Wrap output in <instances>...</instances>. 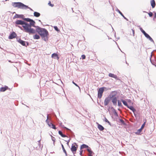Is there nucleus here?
I'll list each match as a JSON object with an SVG mask.
<instances>
[{
    "mask_svg": "<svg viewBox=\"0 0 156 156\" xmlns=\"http://www.w3.org/2000/svg\"><path fill=\"white\" fill-rule=\"evenodd\" d=\"M35 22L33 20H31L30 23H28L26 22V25L23 26V31L26 33H28L29 34H33L36 33V30L33 28H31L32 27H36L35 26Z\"/></svg>",
    "mask_w": 156,
    "mask_h": 156,
    "instance_id": "nucleus-1",
    "label": "nucleus"
},
{
    "mask_svg": "<svg viewBox=\"0 0 156 156\" xmlns=\"http://www.w3.org/2000/svg\"><path fill=\"white\" fill-rule=\"evenodd\" d=\"M36 30L42 37L43 40L45 41L48 40V31L46 29L41 28L40 27L37 26Z\"/></svg>",
    "mask_w": 156,
    "mask_h": 156,
    "instance_id": "nucleus-2",
    "label": "nucleus"
},
{
    "mask_svg": "<svg viewBox=\"0 0 156 156\" xmlns=\"http://www.w3.org/2000/svg\"><path fill=\"white\" fill-rule=\"evenodd\" d=\"M12 5L13 7L15 8L17 7L19 9H29L31 11H33L32 9L21 2H12Z\"/></svg>",
    "mask_w": 156,
    "mask_h": 156,
    "instance_id": "nucleus-3",
    "label": "nucleus"
},
{
    "mask_svg": "<svg viewBox=\"0 0 156 156\" xmlns=\"http://www.w3.org/2000/svg\"><path fill=\"white\" fill-rule=\"evenodd\" d=\"M115 92H113L110 95V98L113 105L116 106L117 105V102L118 101L117 100V98L115 96V94H113Z\"/></svg>",
    "mask_w": 156,
    "mask_h": 156,
    "instance_id": "nucleus-4",
    "label": "nucleus"
},
{
    "mask_svg": "<svg viewBox=\"0 0 156 156\" xmlns=\"http://www.w3.org/2000/svg\"><path fill=\"white\" fill-rule=\"evenodd\" d=\"M104 88H106L105 87H102L100 88L98 91V97L100 98H101L102 94L104 91Z\"/></svg>",
    "mask_w": 156,
    "mask_h": 156,
    "instance_id": "nucleus-5",
    "label": "nucleus"
},
{
    "mask_svg": "<svg viewBox=\"0 0 156 156\" xmlns=\"http://www.w3.org/2000/svg\"><path fill=\"white\" fill-rule=\"evenodd\" d=\"M16 25H22V27L23 28V26L25 25L26 22L22 20H17L15 22Z\"/></svg>",
    "mask_w": 156,
    "mask_h": 156,
    "instance_id": "nucleus-6",
    "label": "nucleus"
},
{
    "mask_svg": "<svg viewBox=\"0 0 156 156\" xmlns=\"http://www.w3.org/2000/svg\"><path fill=\"white\" fill-rule=\"evenodd\" d=\"M110 101V98L109 97L106 98L104 101V105L105 106H107L108 105Z\"/></svg>",
    "mask_w": 156,
    "mask_h": 156,
    "instance_id": "nucleus-7",
    "label": "nucleus"
},
{
    "mask_svg": "<svg viewBox=\"0 0 156 156\" xmlns=\"http://www.w3.org/2000/svg\"><path fill=\"white\" fill-rule=\"evenodd\" d=\"M16 36V33L14 32H13L11 33L9 37V38L10 39H12L15 38Z\"/></svg>",
    "mask_w": 156,
    "mask_h": 156,
    "instance_id": "nucleus-8",
    "label": "nucleus"
},
{
    "mask_svg": "<svg viewBox=\"0 0 156 156\" xmlns=\"http://www.w3.org/2000/svg\"><path fill=\"white\" fill-rule=\"evenodd\" d=\"M144 36L148 39L154 43V41L152 38L147 33L145 34Z\"/></svg>",
    "mask_w": 156,
    "mask_h": 156,
    "instance_id": "nucleus-9",
    "label": "nucleus"
},
{
    "mask_svg": "<svg viewBox=\"0 0 156 156\" xmlns=\"http://www.w3.org/2000/svg\"><path fill=\"white\" fill-rule=\"evenodd\" d=\"M48 115L47 116V119L46 120V122L48 125L50 127H51V126H52L53 124L50 122L48 120Z\"/></svg>",
    "mask_w": 156,
    "mask_h": 156,
    "instance_id": "nucleus-10",
    "label": "nucleus"
},
{
    "mask_svg": "<svg viewBox=\"0 0 156 156\" xmlns=\"http://www.w3.org/2000/svg\"><path fill=\"white\" fill-rule=\"evenodd\" d=\"M51 57L55 59L58 60L59 57L58 55L56 53H54L51 55Z\"/></svg>",
    "mask_w": 156,
    "mask_h": 156,
    "instance_id": "nucleus-11",
    "label": "nucleus"
},
{
    "mask_svg": "<svg viewBox=\"0 0 156 156\" xmlns=\"http://www.w3.org/2000/svg\"><path fill=\"white\" fill-rule=\"evenodd\" d=\"M71 150L73 154H74V152H76L77 150L76 147L75 146H73V144H72L71 148Z\"/></svg>",
    "mask_w": 156,
    "mask_h": 156,
    "instance_id": "nucleus-12",
    "label": "nucleus"
},
{
    "mask_svg": "<svg viewBox=\"0 0 156 156\" xmlns=\"http://www.w3.org/2000/svg\"><path fill=\"white\" fill-rule=\"evenodd\" d=\"M108 76L109 77L114 78L116 79H117V80L118 79V77H117V76L116 75L114 74L110 73H109Z\"/></svg>",
    "mask_w": 156,
    "mask_h": 156,
    "instance_id": "nucleus-13",
    "label": "nucleus"
},
{
    "mask_svg": "<svg viewBox=\"0 0 156 156\" xmlns=\"http://www.w3.org/2000/svg\"><path fill=\"white\" fill-rule=\"evenodd\" d=\"M18 41L19 43L21 44L22 45L27 47V46H26V42L23 41L22 40H21V39H19V40H18Z\"/></svg>",
    "mask_w": 156,
    "mask_h": 156,
    "instance_id": "nucleus-14",
    "label": "nucleus"
},
{
    "mask_svg": "<svg viewBox=\"0 0 156 156\" xmlns=\"http://www.w3.org/2000/svg\"><path fill=\"white\" fill-rule=\"evenodd\" d=\"M128 108H129V109H130L131 110H132L133 112L134 113V115L135 116H136V115L135 114L134 112L136 111V110L135 109L133 108V107L132 106H129L127 107Z\"/></svg>",
    "mask_w": 156,
    "mask_h": 156,
    "instance_id": "nucleus-15",
    "label": "nucleus"
},
{
    "mask_svg": "<svg viewBox=\"0 0 156 156\" xmlns=\"http://www.w3.org/2000/svg\"><path fill=\"white\" fill-rule=\"evenodd\" d=\"M8 88L7 86H5L4 87H2L0 89V90L1 92H4Z\"/></svg>",
    "mask_w": 156,
    "mask_h": 156,
    "instance_id": "nucleus-16",
    "label": "nucleus"
},
{
    "mask_svg": "<svg viewBox=\"0 0 156 156\" xmlns=\"http://www.w3.org/2000/svg\"><path fill=\"white\" fill-rule=\"evenodd\" d=\"M88 147H89V146L88 145L83 144L80 147V149L81 150L84 148H87Z\"/></svg>",
    "mask_w": 156,
    "mask_h": 156,
    "instance_id": "nucleus-17",
    "label": "nucleus"
},
{
    "mask_svg": "<svg viewBox=\"0 0 156 156\" xmlns=\"http://www.w3.org/2000/svg\"><path fill=\"white\" fill-rule=\"evenodd\" d=\"M116 11H117L127 21H128V19H127L126 17L124 16L123 14L119 10L117 9V10H116Z\"/></svg>",
    "mask_w": 156,
    "mask_h": 156,
    "instance_id": "nucleus-18",
    "label": "nucleus"
},
{
    "mask_svg": "<svg viewBox=\"0 0 156 156\" xmlns=\"http://www.w3.org/2000/svg\"><path fill=\"white\" fill-rule=\"evenodd\" d=\"M151 5L152 8H154L155 7V3L154 0H151Z\"/></svg>",
    "mask_w": 156,
    "mask_h": 156,
    "instance_id": "nucleus-19",
    "label": "nucleus"
},
{
    "mask_svg": "<svg viewBox=\"0 0 156 156\" xmlns=\"http://www.w3.org/2000/svg\"><path fill=\"white\" fill-rule=\"evenodd\" d=\"M98 127L100 131H102L104 129V127L100 124L98 125Z\"/></svg>",
    "mask_w": 156,
    "mask_h": 156,
    "instance_id": "nucleus-20",
    "label": "nucleus"
},
{
    "mask_svg": "<svg viewBox=\"0 0 156 156\" xmlns=\"http://www.w3.org/2000/svg\"><path fill=\"white\" fill-rule=\"evenodd\" d=\"M34 16L36 17H38L40 16V14L37 12H34Z\"/></svg>",
    "mask_w": 156,
    "mask_h": 156,
    "instance_id": "nucleus-21",
    "label": "nucleus"
},
{
    "mask_svg": "<svg viewBox=\"0 0 156 156\" xmlns=\"http://www.w3.org/2000/svg\"><path fill=\"white\" fill-rule=\"evenodd\" d=\"M23 15H18L16 14V15L14 16V18H21L23 16Z\"/></svg>",
    "mask_w": 156,
    "mask_h": 156,
    "instance_id": "nucleus-22",
    "label": "nucleus"
},
{
    "mask_svg": "<svg viewBox=\"0 0 156 156\" xmlns=\"http://www.w3.org/2000/svg\"><path fill=\"white\" fill-rule=\"evenodd\" d=\"M121 101L123 103L124 105L127 106V107L128 106L127 102L126 101H125L124 100L122 99H121Z\"/></svg>",
    "mask_w": 156,
    "mask_h": 156,
    "instance_id": "nucleus-23",
    "label": "nucleus"
},
{
    "mask_svg": "<svg viewBox=\"0 0 156 156\" xmlns=\"http://www.w3.org/2000/svg\"><path fill=\"white\" fill-rule=\"evenodd\" d=\"M61 146H62V150H63V151L65 153L66 156H67V153H66V151L65 150V148H64V146H63V145L62 144H61Z\"/></svg>",
    "mask_w": 156,
    "mask_h": 156,
    "instance_id": "nucleus-24",
    "label": "nucleus"
},
{
    "mask_svg": "<svg viewBox=\"0 0 156 156\" xmlns=\"http://www.w3.org/2000/svg\"><path fill=\"white\" fill-rule=\"evenodd\" d=\"M58 133L62 137H64L66 136L64 134H63L62 132L61 131H58Z\"/></svg>",
    "mask_w": 156,
    "mask_h": 156,
    "instance_id": "nucleus-25",
    "label": "nucleus"
},
{
    "mask_svg": "<svg viewBox=\"0 0 156 156\" xmlns=\"http://www.w3.org/2000/svg\"><path fill=\"white\" fill-rule=\"evenodd\" d=\"M34 38V39H38L40 38V36L39 35L37 34H35L33 36Z\"/></svg>",
    "mask_w": 156,
    "mask_h": 156,
    "instance_id": "nucleus-26",
    "label": "nucleus"
},
{
    "mask_svg": "<svg viewBox=\"0 0 156 156\" xmlns=\"http://www.w3.org/2000/svg\"><path fill=\"white\" fill-rule=\"evenodd\" d=\"M87 150L90 154H92L93 153V152L91 151L90 148L89 147L87 148Z\"/></svg>",
    "mask_w": 156,
    "mask_h": 156,
    "instance_id": "nucleus-27",
    "label": "nucleus"
},
{
    "mask_svg": "<svg viewBox=\"0 0 156 156\" xmlns=\"http://www.w3.org/2000/svg\"><path fill=\"white\" fill-rule=\"evenodd\" d=\"M118 106L121 107L122 106V105L121 101L119 100H118Z\"/></svg>",
    "mask_w": 156,
    "mask_h": 156,
    "instance_id": "nucleus-28",
    "label": "nucleus"
},
{
    "mask_svg": "<svg viewBox=\"0 0 156 156\" xmlns=\"http://www.w3.org/2000/svg\"><path fill=\"white\" fill-rule=\"evenodd\" d=\"M140 29L141 31L144 34V35L146 33V32L142 28L140 27Z\"/></svg>",
    "mask_w": 156,
    "mask_h": 156,
    "instance_id": "nucleus-29",
    "label": "nucleus"
},
{
    "mask_svg": "<svg viewBox=\"0 0 156 156\" xmlns=\"http://www.w3.org/2000/svg\"><path fill=\"white\" fill-rule=\"evenodd\" d=\"M24 20H25L27 22H30V20H31V19L29 18H24Z\"/></svg>",
    "mask_w": 156,
    "mask_h": 156,
    "instance_id": "nucleus-30",
    "label": "nucleus"
},
{
    "mask_svg": "<svg viewBox=\"0 0 156 156\" xmlns=\"http://www.w3.org/2000/svg\"><path fill=\"white\" fill-rule=\"evenodd\" d=\"M54 29H55V30H56V31H57L58 32V31H59V30L58 27L56 26H54Z\"/></svg>",
    "mask_w": 156,
    "mask_h": 156,
    "instance_id": "nucleus-31",
    "label": "nucleus"
},
{
    "mask_svg": "<svg viewBox=\"0 0 156 156\" xmlns=\"http://www.w3.org/2000/svg\"><path fill=\"white\" fill-rule=\"evenodd\" d=\"M15 26L16 27H18L21 30H22L23 31L24 28L23 27V28L22 27L19 26H18V25H16Z\"/></svg>",
    "mask_w": 156,
    "mask_h": 156,
    "instance_id": "nucleus-32",
    "label": "nucleus"
},
{
    "mask_svg": "<svg viewBox=\"0 0 156 156\" xmlns=\"http://www.w3.org/2000/svg\"><path fill=\"white\" fill-rule=\"evenodd\" d=\"M51 140L53 141V144H54L55 142V138L54 137H53L52 136H51Z\"/></svg>",
    "mask_w": 156,
    "mask_h": 156,
    "instance_id": "nucleus-33",
    "label": "nucleus"
},
{
    "mask_svg": "<svg viewBox=\"0 0 156 156\" xmlns=\"http://www.w3.org/2000/svg\"><path fill=\"white\" fill-rule=\"evenodd\" d=\"M105 121L106 122H108L109 125H110V122L108 120V119L106 118H105Z\"/></svg>",
    "mask_w": 156,
    "mask_h": 156,
    "instance_id": "nucleus-34",
    "label": "nucleus"
},
{
    "mask_svg": "<svg viewBox=\"0 0 156 156\" xmlns=\"http://www.w3.org/2000/svg\"><path fill=\"white\" fill-rule=\"evenodd\" d=\"M145 122L143 124V125H142L141 127V128L142 129H143V128H144V127L145 126Z\"/></svg>",
    "mask_w": 156,
    "mask_h": 156,
    "instance_id": "nucleus-35",
    "label": "nucleus"
},
{
    "mask_svg": "<svg viewBox=\"0 0 156 156\" xmlns=\"http://www.w3.org/2000/svg\"><path fill=\"white\" fill-rule=\"evenodd\" d=\"M48 5L51 7H52L54 6V5L51 4L50 2H49L48 3Z\"/></svg>",
    "mask_w": 156,
    "mask_h": 156,
    "instance_id": "nucleus-36",
    "label": "nucleus"
},
{
    "mask_svg": "<svg viewBox=\"0 0 156 156\" xmlns=\"http://www.w3.org/2000/svg\"><path fill=\"white\" fill-rule=\"evenodd\" d=\"M81 57H82V59H84L86 58V56L84 55H82L81 56Z\"/></svg>",
    "mask_w": 156,
    "mask_h": 156,
    "instance_id": "nucleus-37",
    "label": "nucleus"
},
{
    "mask_svg": "<svg viewBox=\"0 0 156 156\" xmlns=\"http://www.w3.org/2000/svg\"><path fill=\"white\" fill-rule=\"evenodd\" d=\"M148 14L149 15V16H150V17H151L152 16V15H153V13L152 12H150L149 13H148Z\"/></svg>",
    "mask_w": 156,
    "mask_h": 156,
    "instance_id": "nucleus-38",
    "label": "nucleus"
},
{
    "mask_svg": "<svg viewBox=\"0 0 156 156\" xmlns=\"http://www.w3.org/2000/svg\"><path fill=\"white\" fill-rule=\"evenodd\" d=\"M51 128L54 129H56V128L55 127V126L53 124L52 126H51Z\"/></svg>",
    "mask_w": 156,
    "mask_h": 156,
    "instance_id": "nucleus-39",
    "label": "nucleus"
},
{
    "mask_svg": "<svg viewBox=\"0 0 156 156\" xmlns=\"http://www.w3.org/2000/svg\"><path fill=\"white\" fill-rule=\"evenodd\" d=\"M76 86L78 87L79 89H80V87L76 84V83L73 81L72 82Z\"/></svg>",
    "mask_w": 156,
    "mask_h": 156,
    "instance_id": "nucleus-40",
    "label": "nucleus"
},
{
    "mask_svg": "<svg viewBox=\"0 0 156 156\" xmlns=\"http://www.w3.org/2000/svg\"><path fill=\"white\" fill-rule=\"evenodd\" d=\"M113 109L114 110V114L116 115H117V113L116 112L114 108H113Z\"/></svg>",
    "mask_w": 156,
    "mask_h": 156,
    "instance_id": "nucleus-41",
    "label": "nucleus"
},
{
    "mask_svg": "<svg viewBox=\"0 0 156 156\" xmlns=\"http://www.w3.org/2000/svg\"><path fill=\"white\" fill-rule=\"evenodd\" d=\"M83 152V150H80V154L81 156H82Z\"/></svg>",
    "mask_w": 156,
    "mask_h": 156,
    "instance_id": "nucleus-42",
    "label": "nucleus"
},
{
    "mask_svg": "<svg viewBox=\"0 0 156 156\" xmlns=\"http://www.w3.org/2000/svg\"><path fill=\"white\" fill-rule=\"evenodd\" d=\"M155 19H156V13L155 12H154V16L153 18V19L154 20Z\"/></svg>",
    "mask_w": 156,
    "mask_h": 156,
    "instance_id": "nucleus-43",
    "label": "nucleus"
},
{
    "mask_svg": "<svg viewBox=\"0 0 156 156\" xmlns=\"http://www.w3.org/2000/svg\"><path fill=\"white\" fill-rule=\"evenodd\" d=\"M142 130V129L140 128V129L138 130V131L139 133H140L141 131Z\"/></svg>",
    "mask_w": 156,
    "mask_h": 156,
    "instance_id": "nucleus-44",
    "label": "nucleus"
},
{
    "mask_svg": "<svg viewBox=\"0 0 156 156\" xmlns=\"http://www.w3.org/2000/svg\"><path fill=\"white\" fill-rule=\"evenodd\" d=\"M67 141V144L68 145H69V141H70V140H69L68 141Z\"/></svg>",
    "mask_w": 156,
    "mask_h": 156,
    "instance_id": "nucleus-45",
    "label": "nucleus"
},
{
    "mask_svg": "<svg viewBox=\"0 0 156 156\" xmlns=\"http://www.w3.org/2000/svg\"><path fill=\"white\" fill-rule=\"evenodd\" d=\"M120 120L122 122H124V121L122 119H120Z\"/></svg>",
    "mask_w": 156,
    "mask_h": 156,
    "instance_id": "nucleus-46",
    "label": "nucleus"
},
{
    "mask_svg": "<svg viewBox=\"0 0 156 156\" xmlns=\"http://www.w3.org/2000/svg\"><path fill=\"white\" fill-rule=\"evenodd\" d=\"M88 156H92V155L91 154H90L88 155Z\"/></svg>",
    "mask_w": 156,
    "mask_h": 156,
    "instance_id": "nucleus-47",
    "label": "nucleus"
},
{
    "mask_svg": "<svg viewBox=\"0 0 156 156\" xmlns=\"http://www.w3.org/2000/svg\"><path fill=\"white\" fill-rule=\"evenodd\" d=\"M65 129H68L66 127H65Z\"/></svg>",
    "mask_w": 156,
    "mask_h": 156,
    "instance_id": "nucleus-48",
    "label": "nucleus"
},
{
    "mask_svg": "<svg viewBox=\"0 0 156 156\" xmlns=\"http://www.w3.org/2000/svg\"><path fill=\"white\" fill-rule=\"evenodd\" d=\"M29 45L28 43L27 42V46H28Z\"/></svg>",
    "mask_w": 156,
    "mask_h": 156,
    "instance_id": "nucleus-49",
    "label": "nucleus"
},
{
    "mask_svg": "<svg viewBox=\"0 0 156 156\" xmlns=\"http://www.w3.org/2000/svg\"><path fill=\"white\" fill-rule=\"evenodd\" d=\"M38 21H39V22H40L41 23V20H39Z\"/></svg>",
    "mask_w": 156,
    "mask_h": 156,
    "instance_id": "nucleus-50",
    "label": "nucleus"
},
{
    "mask_svg": "<svg viewBox=\"0 0 156 156\" xmlns=\"http://www.w3.org/2000/svg\"><path fill=\"white\" fill-rule=\"evenodd\" d=\"M126 63L128 65V64L127 63V62L126 61Z\"/></svg>",
    "mask_w": 156,
    "mask_h": 156,
    "instance_id": "nucleus-51",
    "label": "nucleus"
},
{
    "mask_svg": "<svg viewBox=\"0 0 156 156\" xmlns=\"http://www.w3.org/2000/svg\"><path fill=\"white\" fill-rule=\"evenodd\" d=\"M40 140H39V141H38V142L39 143H40Z\"/></svg>",
    "mask_w": 156,
    "mask_h": 156,
    "instance_id": "nucleus-52",
    "label": "nucleus"
},
{
    "mask_svg": "<svg viewBox=\"0 0 156 156\" xmlns=\"http://www.w3.org/2000/svg\"><path fill=\"white\" fill-rule=\"evenodd\" d=\"M133 33L134 34V30H133Z\"/></svg>",
    "mask_w": 156,
    "mask_h": 156,
    "instance_id": "nucleus-53",
    "label": "nucleus"
},
{
    "mask_svg": "<svg viewBox=\"0 0 156 156\" xmlns=\"http://www.w3.org/2000/svg\"><path fill=\"white\" fill-rule=\"evenodd\" d=\"M144 12H145V11H144Z\"/></svg>",
    "mask_w": 156,
    "mask_h": 156,
    "instance_id": "nucleus-54",
    "label": "nucleus"
},
{
    "mask_svg": "<svg viewBox=\"0 0 156 156\" xmlns=\"http://www.w3.org/2000/svg\"><path fill=\"white\" fill-rule=\"evenodd\" d=\"M74 156H76V155H74Z\"/></svg>",
    "mask_w": 156,
    "mask_h": 156,
    "instance_id": "nucleus-55",
    "label": "nucleus"
}]
</instances>
